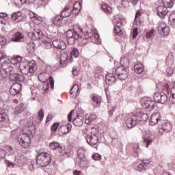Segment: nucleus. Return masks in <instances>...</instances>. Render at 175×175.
Returning a JSON list of instances; mask_svg holds the SVG:
<instances>
[{"mask_svg": "<svg viewBox=\"0 0 175 175\" xmlns=\"http://www.w3.org/2000/svg\"><path fill=\"white\" fill-rule=\"evenodd\" d=\"M66 36L68 44H75L78 40L81 46H85L88 43V39L92 36V33L84 31L83 28L77 25L74 26L72 30L70 29L66 31Z\"/></svg>", "mask_w": 175, "mask_h": 175, "instance_id": "obj_1", "label": "nucleus"}, {"mask_svg": "<svg viewBox=\"0 0 175 175\" xmlns=\"http://www.w3.org/2000/svg\"><path fill=\"white\" fill-rule=\"evenodd\" d=\"M162 91L163 92H161L160 93H156L154 95V102H157V103H161L164 105V103L167 102V95H169V91H170V89H169V84H164L162 88Z\"/></svg>", "mask_w": 175, "mask_h": 175, "instance_id": "obj_2", "label": "nucleus"}, {"mask_svg": "<svg viewBox=\"0 0 175 175\" xmlns=\"http://www.w3.org/2000/svg\"><path fill=\"white\" fill-rule=\"evenodd\" d=\"M36 163L42 167L49 166L51 163V154L49 152H40L37 156Z\"/></svg>", "mask_w": 175, "mask_h": 175, "instance_id": "obj_3", "label": "nucleus"}, {"mask_svg": "<svg viewBox=\"0 0 175 175\" xmlns=\"http://www.w3.org/2000/svg\"><path fill=\"white\" fill-rule=\"evenodd\" d=\"M31 131L28 133H23L18 136L17 140L23 148H28L31 144Z\"/></svg>", "mask_w": 175, "mask_h": 175, "instance_id": "obj_4", "label": "nucleus"}, {"mask_svg": "<svg viewBox=\"0 0 175 175\" xmlns=\"http://www.w3.org/2000/svg\"><path fill=\"white\" fill-rule=\"evenodd\" d=\"M115 75L118 76L119 80L122 81L128 79L129 71L128 68L124 67V66H120L115 70Z\"/></svg>", "mask_w": 175, "mask_h": 175, "instance_id": "obj_5", "label": "nucleus"}, {"mask_svg": "<svg viewBox=\"0 0 175 175\" xmlns=\"http://www.w3.org/2000/svg\"><path fill=\"white\" fill-rule=\"evenodd\" d=\"M137 116L136 115L127 116L126 118V126L129 129L135 128L137 124Z\"/></svg>", "mask_w": 175, "mask_h": 175, "instance_id": "obj_6", "label": "nucleus"}, {"mask_svg": "<svg viewBox=\"0 0 175 175\" xmlns=\"http://www.w3.org/2000/svg\"><path fill=\"white\" fill-rule=\"evenodd\" d=\"M158 32L160 35H163V36H167L170 33V27L166 25L165 23H161L158 26Z\"/></svg>", "mask_w": 175, "mask_h": 175, "instance_id": "obj_7", "label": "nucleus"}, {"mask_svg": "<svg viewBox=\"0 0 175 175\" xmlns=\"http://www.w3.org/2000/svg\"><path fill=\"white\" fill-rule=\"evenodd\" d=\"M150 167H151V161L150 160H143L140 165L137 167L136 170L144 172L148 169H150Z\"/></svg>", "mask_w": 175, "mask_h": 175, "instance_id": "obj_8", "label": "nucleus"}, {"mask_svg": "<svg viewBox=\"0 0 175 175\" xmlns=\"http://www.w3.org/2000/svg\"><path fill=\"white\" fill-rule=\"evenodd\" d=\"M23 89V85L20 83H14L10 88L9 92L12 95H17L20 94V91Z\"/></svg>", "mask_w": 175, "mask_h": 175, "instance_id": "obj_9", "label": "nucleus"}, {"mask_svg": "<svg viewBox=\"0 0 175 175\" xmlns=\"http://www.w3.org/2000/svg\"><path fill=\"white\" fill-rule=\"evenodd\" d=\"M157 13L159 17L163 18L169 13V10H167V7L165 5H159L157 8Z\"/></svg>", "mask_w": 175, "mask_h": 175, "instance_id": "obj_10", "label": "nucleus"}, {"mask_svg": "<svg viewBox=\"0 0 175 175\" xmlns=\"http://www.w3.org/2000/svg\"><path fill=\"white\" fill-rule=\"evenodd\" d=\"M126 150L129 152L139 154L140 152V146L137 144H129L126 147Z\"/></svg>", "mask_w": 175, "mask_h": 175, "instance_id": "obj_11", "label": "nucleus"}, {"mask_svg": "<svg viewBox=\"0 0 175 175\" xmlns=\"http://www.w3.org/2000/svg\"><path fill=\"white\" fill-rule=\"evenodd\" d=\"M86 142L92 147L93 146H96V144H98V143H99V137L98 135H88L86 137Z\"/></svg>", "mask_w": 175, "mask_h": 175, "instance_id": "obj_12", "label": "nucleus"}, {"mask_svg": "<svg viewBox=\"0 0 175 175\" xmlns=\"http://www.w3.org/2000/svg\"><path fill=\"white\" fill-rule=\"evenodd\" d=\"M53 47L59 50H65L66 49V43L61 40H55L52 42Z\"/></svg>", "mask_w": 175, "mask_h": 175, "instance_id": "obj_13", "label": "nucleus"}, {"mask_svg": "<svg viewBox=\"0 0 175 175\" xmlns=\"http://www.w3.org/2000/svg\"><path fill=\"white\" fill-rule=\"evenodd\" d=\"M11 20L12 21H14V23H20L24 20V17L23 16L21 12L18 11L12 14Z\"/></svg>", "mask_w": 175, "mask_h": 175, "instance_id": "obj_14", "label": "nucleus"}, {"mask_svg": "<svg viewBox=\"0 0 175 175\" xmlns=\"http://www.w3.org/2000/svg\"><path fill=\"white\" fill-rule=\"evenodd\" d=\"M10 79L13 80V81H19L23 82L25 80V77L23 74H18L17 72H11L10 73Z\"/></svg>", "mask_w": 175, "mask_h": 175, "instance_id": "obj_15", "label": "nucleus"}, {"mask_svg": "<svg viewBox=\"0 0 175 175\" xmlns=\"http://www.w3.org/2000/svg\"><path fill=\"white\" fill-rule=\"evenodd\" d=\"M155 139V133H148L144 137V143H146V148H148V146L152 143V140Z\"/></svg>", "mask_w": 175, "mask_h": 175, "instance_id": "obj_16", "label": "nucleus"}, {"mask_svg": "<svg viewBox=\"0 0 175 175\" xmlns=\"http://www.w3.org/2000/svg\"><path fill=\"white\" fill-rule=\"evenodd\" d=\"M25 38V36H24V33L18 31L16 32L12 37L11 40L12 42H23V40Z\"/></svg>", "mask_w": 175, "mask_h": 175, "instance_id": "obj_17", "label": "nucleus"}, {"mask_svg": "<svg viewBox=\"0 0 175 175\" xmlns=\"http://www.w3.org/2000/svg\"><path fill=\"white\" fill-rule=\"evenodd\" d=\"M142 106L146 110H152L153 109H155V101L147 100L144 102Z\"/></svg>", "mask_w": 175, "mask_h": 175, "instance_id": "obj_18", "label": "nucleus"}, {"mask_svg": "<svg viewBox=\"0 0 175 175\" xmlns=\"http://www.w3.org/2000/svg\"><path fill=\"white\" fill-rule=\"evenodd\" d=\"M33 40H39L43 38V32L40 29H35L33 32L30 33Z\"/></svg>", "mask_w": 175, "mask_h": 175, "instance_id": "obj_19", "label": "nucleus"}, {"mask_svg": "<svg viewBox=\"0 0 175 175\" xmlns=\"http://www.w3.org/2000/svg\"><path fill=\"white\" fill-rule=\"evenodd\" d=\"M90 98L96 103L95 107H100L102 97L98 94H92L90 95Z\"/></svg>", "mask_w": 175, "mask_h": 175, "instance_id": "obj_20", "label": "nucleus"}, {"mask_svg": "<svg viewBox=\"0 0 175 175\" xmlns=\"http://www.w3.org/2000/svg\"><path fill=\"white\" fill-rule=\"evenodd\" d=\"M159 113H154L151 116L150 120L149 122L150 125L153 126V125H157L158 124V121L161 120V118H159Z\"/></svg>", "mask_w": 175, "mask_h": 175, "instance_id": "obj_21", "label": "nucleus"}, {"mask_svg": "<svg viewBox=\"0 0 175 175\" xmlns=\"http://www.w3.org/2000/svg\"><path fill=\"white\" fill-rule=\"evenodd\" d=\"M59 131H66L62 132V135H68V133L72 131V124L70 123H68L66 125L61 126L59 128Z\"/></svg>", "mask_w": 175, "mask_h": 175, "instance_id": "obj_22", "label": "nucleus"}, {"mask_svg": "<svg viewBox=\"0 0 175 175\" xmlns=\"http://www.w3.org/2000/svg\"><path fill=\"white\" fill-rule=\"evenodd\" d=\"M51 150H57L59 152H62V146L58 142H51L49 144Z\"/></svg>", "mask_w": 175, "mask_h": 175, "instance_id": "obj_23", "label": "nucleus"}, {"mask_svg": "<svg viewBox=\"0 0 175 175\" xmlns=\"http://www.w3.org/2000/svg\"><path fill=\"white\" fill-rule=\"evenodd\" d=\"M72 14V10L69 8V6H66L64 9V10L60 14V16L65 18L66 17H69Z\"/></svg>", "mask_w": 175, "mask_h": 175, "instance_id": "obj_24", "label": "nucleus"}, {"mask_svg": "<svg viewBox=\"0 0 175 175\" xmlns=\"http://www.w3.org/2000/svg\"><path fill=\"white\" fill-rule=\"evenodd\" d=\"M62 20L64 18L61 15H57L52 20V23L54 25H57L59 27L61 24H62Z\"/></svg>", "mask_w": 175, "mask_h": 175, "instance_id": "obj_25", "label": "nucleus"}, {"mask_svg": "<svg viewBox=\"0 0 175 175\" xmlns=\"http://www.w3.org/2000/svg\"><path fill=\"white\" fill-rule=\"evenodd\" d=\"M135 116H137V118H138L139 121H147L148 120V114L143 112H139Z\"/></svg>", "mask_w": 175, "mask_h": 175, "instance_id": "obj_26", "label": "nucleus"}, {"mask_svg": "<svg viewBox=\"0 0 175 175\" xmlns=\"http://www.w3.org/2000/svg\"><path fill=\"white\" fill-rule=\"evenodd\" d=\"M134 70L135 73H138L140 75L141 73H143V71L144 70V67H143V64L142 63H137L134 66Z\"/></svg>", "mask_w": 175, "mask_h": 175, "instance_id": "obj_27", "label": "nucleus"}, {"mask_svg": "<svg viewBox=\"0 0 175 175\" xmlns=\"http://www.w3.org/2000/svg\"><path fill=\"white\" fill-rule=\"evenodd\" d=\"M73 124L75 126H81L83 125V116H77L72 120Z\"/></svg>", "mask_w": 175, "mask_h": 175, "instance_id": "obj_28", "label": "nucleus"}, {"mask_svg": "<svg viewBox=\"0 0 175 175\" xmlns=\"http://www.w3.org/2000/svg\"><path fill=\"white\" fill-rule=\"evenodd\" d=\"M73 8V14H79V13H80V9H81V3L80 2H75L74 3Z\"/></svg>", "mask_w": 175, "mask_h": 175, "instance_id": "obj_29", "label": "nucleus"}, {"mask_svg": "<svg viewBox=\"0 0 175 175\" xmlns=\"http://www.w3.org/2000/svg\"><path fill=\"white\" fill-rule=\"evenodd\" d=\"M101 8L106 14H111L113 13V8L107 4H103Z\"/></svg>", "mask_w": 175, "mask_h": 175, "instance_id": "obj_30", "label": "nucleus"}, {"mask_svg": "<svg viewBox=\"0 0 175 175\" xmlns=\"http://www.w3.org/2000/svg\"><path fill=\"white\" fill-rule=\"evenodd\" d=\"M161 127H163V129L164 132L166 133H169V132H171L172 129H173V126H172V124L169 122L164 123Z\"/></svg>", "mask_w": 175, "mask_h": 175, "instance_id": "obj_31", "label": "nucleus"}, {"mask_svg": "<svg viewBox=\"0 0 175 175\" xmlns=\"http://www.w3.org/2000/svg\"><path fill=\"white\" fill-rule=\"evenodd\" d=\"M94 120H96V115L91 114L90 116H85V124H87V125H88L90 122L94 121Z\"/></svg>", "mask_w": 175, "mask_h": 175, "instance_id": "obj_32", "label": "nucleus"}, {"mask_svg": "<svg viewBox=\"0 0 175 175\" xmlns=\"http://www.w3.org/2000/svg\"><path fill=\"white\" fill-rule=\"evenodd\" d=\"M79 92V85L77 84H75L71 90H70V95H73L72 96H77V93Z\"/></svg>", "mask_w": 175, "mask_h": 175, "instance_id": "obj_33", "label": "nucleus"}, {"mask_svg": "<svg viewBox=\"0 0 175 175\" xmlns=\"http://www.w3.org/2000/svg\"><path fill=\"white\" fill-rule=\"evenodd\" d=\"M21 61H23V57L18 55L14 56L11 59V62L13 64V65H17V64H19V62H21Z\"/></svg>", "mask_w": 175, "mask_h": 175, "instance_id": "obj_34", "label": "nucleus"}, {"mask_svg": "<svg viewBox=\"0 0 175 175\" xmlns=\"http://www.w3.org/2000/svg\"><path fill=\"white\" fill-rule=\"evenodd\" d=\"M169 23L172 28H175V13L171 14L169 16Z\"/></svg>", "mask_w": 175, "mask_h": 175, "instance_id": "obj_35", "label": "nucleus"}, {"mask_svg": "<svg viewBox=\"0 0 175 175\" xmlns=\"http://www.w3.org/2000/svg\"><path fill=\"white\" fill-rule=\"evenodd\" d=\"M170 95L169 98V100L170 103H175V88H172L171 90L170 89Z\"/></svg>", "mask_w": 175, "mask_h": 175, "instance_id": "obj_36", "label": "nucleus"}, {"mask_svg": "<svg viewBox=\"0 0 175 175\" xmlns=\"http://www.w3.org/2000/svg\"><path fill=\"white\" fill-rule=\"evenodd\" d=\"M98 133H99V127L98 126H90V135L98 136Z\"/></svg>", "mask_w": 175, "mask_h": 175, "instance_id": "obj_37", "label": "nucleus"}, {"mask_svg": "<svg viewBox=\"0 0 175 175\" xmlns=\"http://www.w3.org/2000/svg\"><path fill=\"white\" fill-rule=\"evenodd\" d=\"M68 62V54H64L60 57V65L64 66Z\"/></svg>", "mask_w": 175, "mask_h": 175, "instance_id": "obj_38", "label": "nucleus"}, {"mask_svg": "<svg viewBox=\"0 0 175 175\" xmlns=\"http://www.w3.org/2000/svg\"><path fill=\"white\" fill-rule=\"evenodd\" d=\"M77 155L79 159L81 158H85V150L83 148L78 149Z\"/></svg>", "mask_w": 175, "mask_h": 175, "instance_id": "obj_39", "label": "nucleus"}, {"mask_svg": "<svg viewBox=\"0 0 175 175\" xmlns=\"http://www.w3.org/2000/svg\"><path fill=\"white\" fill-rule=\"evenodd\" d=\"M10 64V61L9 60L4 61L3 63L1 64V68L3 70H5V72H8V69H9Z\"/></svg>", "mask_w": 175, "mask_h": 175, "instance_id": "obj_40", "label": "nucleus"}, {"mask_svg": "<svg viewBox=\"0 0 175 175\" xmlns=\"http://www.w3.org/2000/svg\"><path fill=\"white\" fill-rule=\"evenodd\" d=\"M82 133L84 136H86V138L88 136H91V129L90 126H86L85 129H83Z\"/></svg>", "mask_w": 175, "mask_h": 175, "instance_id": "obj_41", "label": "nucleus"}, {"mask_svg": "<svg viewBox=\"0 0 175 175\" xmlns=\"http://www.w3.org/2000/svg\"><path fill=\"white\" fill-rule=\"evenodd\" d=\"M139 16H140V12H137L135 17V25H137V27H142V24H143V22L137 19V17Z\"/></svg>", "mask_w": 175, "mask_h": 175, "instance_id": "obj_42", "label": "nucleus"}, {"mask_svg": "<svg viewBox=\"0 0 175 175\" xmlns=\"http://www.w3.org/2000/svg\"><path fill=\"white\" fill-rule=\"evenodd\" d=\"M8 118V114L5 112V109L0 110V122L5 121Z\"/></svg>", "mask_w": 175, "mask_h": 175, "instance_id": "obj_43", "label": "nucleus"}, {"mask_svg": "<svg viewBox=\"0 0 175 175\" xmlns=\"http://www.w3.org/2000/svg\"><path fill=\"white\" fill-rule=\"evenodd\" d=\"M163 5L164 6H166L167 9V8L170 9L173 8L174 5V0H165V3Z\"/></svg>", "mask_w": 175, "mask_h": 175, "instance_id": "obj_44", "label": "nucleus"}, {"mask_svg": "<svg viewBox=\"0 0 175 175\" xmlns=\"http://www.w3.org/2000/svg\"><path fill=\"white\" fill-rule=\"evenodd\" d=\"M80 159L79 166H82L83 167H85L88 165V160L87 159V157H82Z\"/></svg>", "mask_w": 175, "mask_h": 175, "instance_id": "obj_45", "label": "nucleus"}, {"mask_svg": "<svg viewBox=\"0 0 175 175\" xmlns=\"http://www.w3.org/2000/svg\"><path fill=\"white\" fill-rule=\"evenodd\" d=\"M116 77H106V82L109 84V85H113L114 83H116Z\"/></svg>", "mask_w": 175, "mask_h": 175, "instance_id": "obj_46", "label": "nucleus"}, {"mask_svg": "<svg viewBox=\"0 0 175 175\" xmlns=\"http://www.w3.org/2000/svg\"><path fill=\"white\" fill-rule=\"evenodd\" d=\"M114 31L118 36H122V30H121V28L118 25L114 26Z\"/></svg>", "mask_w": 175, "mask_h": 175, "instance_id": "obj_47", "label": "nucleus"}, {"mask_svg": "<svg viewBox=\"0 0 175 175\" xmlns=\"http://www.w3.org/2000/svg\"><path fill=\"white\" fill-rule=\"evenodd\" d=\"M6 42H8V40L6 39V38H5L2 35H0V45L5 46V44H6Z\"/></svg>", "mask_w": 175, "mask_h": 175, "instance_id": "obj_48", "label": "nucleus"}, {"mask_svg": "<svg viewBox=\"0 0 175 175\" xmlns=\"http://www.w3.org/2000/svg\"><path fill=\"white\" fill-rule=\"evenodd\" d=\"M71 55L77 58V57H79V49L77 48H74L71 51Z\"/></svg>", "mask_w": 175, "mask_h": 175, "instance_id": "obj_49", "label": "nucleus"}, {"mask_svg": "<svg viewBox=\"0 0 175 175\" xmlns=\"http://www.w3.org/2000/svg\"><path fill=\"white\" fill-rule=\"evenodd\" d=\"M29 72L33 73L35 70H36V68L35 67V64H31L28 66Z\"/></svg>", "mask_w": 175, "mask_h": 175, "instance_id": "obj_50", "label": "nucleus"}, {"mask_svg": "<svg viewBox=\"0 0 175 175\" xmlns=\"http://www.w3.org/2000/svg\"><path fill=\"white\" fill-rule=\"evenodd\" d=\"M44 118V113L43 112V109H41L38 112V118L40 120V121H42Z\"/></svg>", "mask_w": 175, "mask_h": 175, "instance_id": "obj_51", "label": "nucleus"}, {"mask_svg": "<svg viewBox=\"0 0 175 175\" xmlns=\"http://www.w3.org/2000/svg\"><path fill=\"white\" fill-rule=\"evenodd\" d=\"M23 110H24V108L21 106H18L15 109L14 113L15 114H21L23 113Z\"/></svg>", "mask_w": 175, "mask_h": 175, "instance_id": "obj_52", "label": "nucleus"}, {"mask_svg": "<svg viewBox=\"0 0 175 175\" xmlns=\"http://www.w3.org/2000/svg\"><path fill=\"white\" fill-rule=\"evenodd\" d=\"M44 47L46 50H49V49H51V47H52L51 42H49V41L46 40L44 42Z\"/></svg>", "mask_w": 175, "mask_h": 175, "instance_id": "obj_53", "label": "nucleus"}, {"mask_svg": "<svg viewBox=\"0 0 175 175\" xmlns=\"http://www.w3.org/2000/svg\"><path fill=\"white\" fill-rule=\"evenodd\" d=\"M92 158L94 161H100V159H102V155L98 153H96L92 156Z\"/></svg>", "mask_w": 175, "mask_h": 175, "instance_id": "obj_54", "label": "nucleus"}, {"mask_svg": "<svg viewBox=\"0 0 175 175\" xmlns=\"http://www.w3.org/2000/svg\"><path fill=\"white\" fill-rule=\"evenodd\" d=\"M59 126V123H54L51 126V131L53 132H57V129Z\"/></svg>", "mask_w": 175, "mask_h": 175, "instance_id": "obj_55", "label": "nucleus"}, {"mask_svg": "<svg viewBox=\"0 0 175 175\" xmlns=\"http://www.w3.org/2000/svg\"><path fill=\"white\" fill-rule=\"evenodd\" d=\"M49 80L51 90H54V78H53L51 76H50L49 78Z\"/></svg>", "mask_w": 175, "mask_h": 175, "instance_id": "obj_56", "label": "nucleus"}, {"mask_svg": "<svg viewBox=\"0 0 175 175\" xmlns=\"http://www.w3.org/2000/svg\"><path fill=\"white\" fill-rule=\"evenodd\" d=\"M154 32H155V31L154 30V29H152L149 32L146 33V38H152V36H154Z\"/></svg>", "mask_w": 175, "mask_h": 175, "instance_id": "obj_57", "label": "nucleus"}, {"mask_svg": "<svg viewBox=\"0 0 175 175\" xmlns=\"http://www.w3.org/2000/svg\"><path fill=\"white\" fill-rule=\"evenodd\" d=\"M72 75H74V76H77L79 75V72H77V68L76 66H74L72 68Z\"/></svg>", "mask_w": 175, "mask_h": 175, "instance_id": "obj_58", "label": "nucleus"}, {"mask_svg": "<svg viewBox=\"0 0 175 175\" xmlns=\"http://www.w3.org/2000/svg\"><path fill=\"white\" fill-rule=\"evenodd\" d=\"M133 39H136V37L137 36L138 32H137V28H135L133 29Z\"/></svg>", "mask_w": 175, "mask_h": 175, "instance_id": "obj_59", "label": "nucleus"}, {"mask_svg": "<svg viewBox=\"0 0 175 175\" xmlns=\"http://www.w3.org/2000/svg\"><path fill=\"white\" fill-rule=\"evenodd\" d=\"M73 111H75L72 110V111L68 113V121L69 122H70V121H72V116L73 115Z\"/></svg>", "mask_w": 175, "mask_h": 175, "instance_id": "obj_60", "label": "nucleus"}, {"mask_svg": "<svg viewBox=\"0 0 175 175\" xmlns=\"http://www.w3.org/2000/svg\"><path fill=\"white\" fill-rule=\"evenodd\" d=\"M7 166L9 167L10 166H12V167H14V163H13V162L10 161H5Z\"/></svg>", "mask_w": 175, "mask_h": 175, "instance_id": "obj_61", "label": "nucleus"}, {"mask_svg": "<svg viewBox=\"0 0 175 175\" xmlns=\"http://www.w3.org/2000/svg\"><path fill=\"white\" fill-rule=\"evenodd\" d=\"M53 120V115L49 114L46 119V122H50Z\"/></svg>", "mask_w": 175, "mask_h": 175, "instance_id": "obj_62", "label": "nucleus"}, {"mask_svg": "<svg viewBox=\"0 0 175 175\" xmlns=\"http://www.w3.org/2000/svg\"><path fill=\"white\" fill-rule=\"evenodd\" d=\"M167 72L168 76H172V75H173L172 68H167Z\"/></svg>", "mask_w": 175, "mask_h": 175, "instance_id": "obj_63", "label": "nucleus"}, {"mask_svg": "<svg viewBox=\"0 0 175 175\" xmlns=\"http://www.w3.org/2000/svg\"><path fill=\"white\" fill-rule=\"evenodd\" d=\"M73 174L74 175H81V172L77 171V170H75V171H73Z\"/></svg>", "mask_w": 175, "mask_h": 175, "instance_id": "obj_64", "label": "nucleus"}]
</instances>
